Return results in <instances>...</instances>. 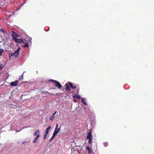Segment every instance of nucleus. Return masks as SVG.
<instances>
[{"label":"nucleus","instance_id":"obj_1","mask_svg":"<svg viewBox=\"0 0 154 154\" xmlns=\"http://www.w3.org/2000/svg\"><path fill=\"white\" fill-rule=\"evenodd\" d=\"M14 41L16 43H21L23 42V43L24 44L23 45V47L24 48L27 47L29 46V45L28 44L27 41H26V43L24 42V41H25L24 39H17L16 38H14Z\"/></svg>","mask_w":154,"mask_h":154},{"label":"nucleus","instance_id":"obj_2","mask_svg":"<svg viewBox=\"0 0 154 154\" xmlns=\"http://www.w3.org/2000/svg\"><path fill=\"white\" fill-rule=\"evenodd\" d=\"M20 49V48H19L16 51H15L14 53H11L10 55H9V57H10L11 56H14L15 58H17L19 55Z\"/></svg>","mask_w":154,"mask_h":154},{"label":"nucleus","instance_id":"obj_3","mask_svg":"<svg viewBox=\"0 0 154 154\" xmlns=\"http://www.w3.org/2000/svg\"><path fill=\"white\" fill-rule=\"evenodd\" d=\"M58 125L57 124L56 125V127L54 131V132L53 134L55 135H56L60 131V127L58 128Z\"/></svg>","mask_w":154,"mask_h":154},{"label":"nucleus","instance_id":"obj_4","mask_svg":"<svg viewBox=\"0 0 154 154\" xmlns=\"http://www.w3.org/2000/svg\"><path fill=\"white\" fill-rule=\"evenodd\" d=\"M54 83V87L57 88L59 89H61L62 86L59 82L57 81Z\"/></svg>","mask_w":154,"mask_h":154},{"label":"nucleus","instance_id":"obj_5","mask_svg":"<svg viewBox=\"0 0 154 154\" xmlns=\"http://www.w3.org/2000/svg\"><path fill=\"white\" fill-rule=\"evenodd\" d=\"M12 33V36L13 38V40H14V38H16V37H18L19 35L17 34V33L15 32L14 31H12L11 32Z\"/></svg>","mask_w":154,"mask_h":154},{"label":"nucleus","instance_id":"obj_6","mask_svg":"<svg viewBox=\"0 0 154 154\" xmlns=\"http://www.w3.org/2000/svg\"><path fill=\"white\" fill-rule=\"evenodd\" d=\"M40 133L39 130L38 129L33 133V135L36 137L40 136Z\"/></svg>","mask_w":154,"mask_h":154},{"label":"nucleus","instance_id":"obj_7","mask_svg":"<svg viewBox=\"0 0 154 154\" xmlns=\"http://www.w3.org/2000/svg\"><path fill=\"white\" fill-rule=\"evenodd\" d=\"M18 83V81L17 80H16L15 81L12 82L11 83L10 85L12 86H16L17 85Z\"/></svg>","mask_w":154,"mask_h":154},{"label":"nucleus","instance_id":"obj_8","mask_svg":"<svg viewBox=\"0 0 154 154\" xmlns=\"http://www.w3.org/2000/svg\"><path fill=\"white\" fill-rule=\"evenodd\" d=\"M86 149L88 150V154H92L93 152V150L88 146H86Z\"/></svg>","mask_w":154,"mask_h":154},{"label":"nucleus","instance_id":"obj_9","mask_svg":"<svg viewBox=\"0 0 154 154\" xmlns=\"http://www.w3.org/2000/svg\"><path fill=\"white\" fill-rule=\"evenodd\" d=\"M68 84L70 87L72 89H75L76 88V86L75 85H73L71 82H69Z\"/></svg>","mask_w":154,"mask_h":154},{"label":"nucleus","instance_id":"obj_10","mask_svg":"<svg viewBox=\"0 0 154 154\" xmlns=\"http://www.w3.org/2000/svg\"><path fill=\"white\" fill-rule=\"evenodd\" d=\"M42 93H43L44 94H48L50 95H54V94L51 93L50 92H48L47 91H42Z\"/></svg>","mask_w":154,"mask_h":154},{"label":"nucleus","instance_id":"obj_11","mask_svg":"<svg viewBox=\"0 0 154 154\" xmlns=\"http://www.w3.org/2000/svg\"><path fill=\"white\" fill-rule=\"evenodd\" d=\"M90 138H92V133L91 132H89L87 136V139H89Z\"/></svg>","mask_w":154,"mask_h":154},{"label":"nucleus","instance_id":"obj_12","mask_svg":"<svg viewBox=\"0 0 154 154\" xmlns=\"http://www.w3.org/2000/svg\"><path fill=\"white\" fill-rule=\"evenodd\" d=\"M56 111H55L54 113H53L51 116L50 118V120L51 121H52L54 118L55 114L56 113Z\"/></svg>","mask_w":154,"mask_h":154},{"label":"nucleus","instance_id":"obj_13","mask_svg":"<svg viewBox=\"0 0 154 154\" xmlns=\"http://www.w3.org/2000/svg\"><path fill=\"white\" fill-rule=\"evenodd\" d=\"M40 136H36L34 139V140L32 142L34 143H37L38 141H37L38 140V137H39Z\"/></svg>","mask_w":154,"mask_h":154},{"label":"nucleus","instance_id":"obj_14","mask_svg":"<svg viewBox=\"0 0 154 154\" xmlns=\"http://www.w3.org/2000/svg\"><path fill=\"white\" fill-rule=\"evenodd\" d=\"M69 82H68L67 83H66L65 85V89L66 90H68L69 91L70 90V88H69V87L68 86V84Z\"/></svg>","mask_w":154,"mask_h":154},{"label":"nucleus","instance_id":"obj_15","mask_svg":"<svg viewBox=\"0 0 154 154\" xmlns=\"http://www.w3.org/2000/svg\"><path fill=\"white\" fill-rule=\"evenodd\" d=\"M51 126H49L46 129L45 133L46 134H48V132L50 129H51Z\"/></svg>","mask_w":154,"mask_h":154},{"label":"nucleus","instance_id":"obj_16","mask_svg":"<svg viewBox=\"0 0 154 154\" xmlns=\"http://www.w3.org/2000/svg\"><path fill=\"white\" fill-rule=\"evenodd\" d=\"M72 97L74 98H76L80 99L81 97L80 96L77 95H75L72 96Z\"/></svg>","mask_w":154,"mask_h":154},{"label":"nucleus","instance_id":"obj_17","mask_svg":"<svg viewBox=\"0 0 154 154\" xmlns=\"http://www.w3.org/2000/svg\"><path fill=\"white\" fill-rule=\"evenodd\" d=\"M82 101L83 103L85 105H87V104L84 98H82Z\"/></svg>","mask_w":154,"mask_h":154},{"label":"nucleus","instance_id":"obj_18","mask_svg":"<svg viewBox=\"0 0 154 154\" xmlns=\"http://www.w3.org/2000/svg\"><path fill=\"white\" fill-rule=\"evenodd\" d=\"M0 32H1L2 33H4V34H5L6 33V34H8L7 33V32H5L3 29H0Z\"/></svg>","mask_w":154,"mask_h":154},{"label":"nucleus","instance_id":"obj_19","mask_svg":"<svg viewBox=\"0 0 154 154\" xmlns=\"http://www.w3.org/2000/svg\"><path fill=\"white\" fill-rule=\"evenodd\" d=\"M56 135H55L54 134H53V135L52 136V137H51L50 139L49 140V142H51V140H52V139H53V138L54 137L56 136Z\"/></svg>","mask_w":154,"mask_h":154},{"label":"nucleus","instance_id":"obj_20","mask_svg":"<svg viewBox=\"0 0 154 154\" xmlns=\"http://www.w3.org/2000/svg\"><path fill=\"white\" fill-rule=\"evenodd\" d=\"M4 50L2 49H0V56H1L2 55V53L4 51Z\"/></svg>","mask_w":154,"mask_h":154},{"label":"nucleus","instance_id":"obj_21","mask_svg":"<svg viewBox=\"0 0 154 154\" xmlns=\"http://www.w3.org/2000/svg\"><path fill=\"white\" fill-rule=\"evenodd\" d=\"M23 73L22 74V75H21V76H20L19 78V80L20 81L21 80H22L23 79Z\"/></svg>","mask_w":154,"mask_h":154},{"label":"nucleus","instance_id":"obj_22","mask_svg":"<svg viewBox=\"0 0 154 154\" xmlns=\"http://www.w3.org/2000/svg\"><path fill=\"white\" fill-rule=\"evenodd\" d=\"M89 139V143L90 144H92V142H91V141L92 140V138H89L88 139Z\"/></svg>","mask_w":154,"mask_h":154},{"label":"nucleus","instance_id":"obj_23","mask_svg":"<svg viewBox=\"0 0 154 154\" xmlns=\"http://www.w3.org/2000/svg\"><path fill=\"white\" fill-rule=\"evenodd\" d=\"M49 81H51V82H52L55 83L57 81L55 80H54L53 79H49Z\"/></svg>","mask_w":154,"mask_h":154},{"label":"nucleus","instance_id":"obj_24","mask_svg":"<svg viewBox=\"0 0 154 154\" xmlns=\"http://www.w3.org/2000/svg\"><path fill=\"white\" fill-rule=\"evenodd\" d=\"M47 135V134H45L44 135V137H43V138H44V140H45V139Z\"/></svg>","mask_w":154,"mask_h":154},{"label":"nucleus","instance_id":"obj_25","mask_svg":"<svg viewBox=\"0 0 154 154\" xmlns=\"http://www.w3.org/2000/svg\"><path fill=\"white\" fill-rule=\"evenodd\" d=\"M63 93H62V94H60V93H56V94L55 95H59V96L60 94H63Z\"/></svg>","mask_w":154,"mask_h":154},{"label":"nucleus","instance_id":"obj_26","mask_svg":"<svg viewBox=\"0 0 154 154\" xmlns=\"http://www.w3.org/2000/svg\"><path fill=\"white\" fill-rule=\"evenodd\" d=\"M3 67L2 65H0V69H2Z\"/></svg>","mask_w":154,"mask_h":154},{"label":"nucleus","instance_id":"obj_27","mask_svg":"<svg viewBox=\"0 0 154 154\" xmlns=\"http://www.w3.org/2000/svg\"><path fill=\"white\" fill-rule=\"evenodd\" d=\"M104 145L105 146H106L107 145L106 144V143H104Z\"/></svg>","mask_w":154,"mask_h":154},{"label":"nucleus","instance_id":"obj_28","mask_svg":"<svg viewBox=\"0 0 154 154\" xmlns=\"http://www.w3.org/2000/svg\"><path fill=\"white\" fill-rule=\"evenodd\" d=\"M73 101L75 102H77V100L75 99H73Z\"/></svg>","mask_w":154,"mask_h":154},{"label":"nucleus","instance_id":"obj_29","mask_svg":"<svg viewBox=\"0 0 154 154\" xmlns=\"http://www.w3.org/2000/svg\"><path fill=\"white\" fill-rule=\"evenodd\" d=\"M53 89H55V88H53Z\"/></svg>","mask_w":154,"mask_h":154}]
</instances>
